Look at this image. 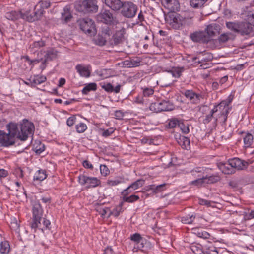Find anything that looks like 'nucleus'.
Masks as SVG:
<instances>
[{
	"label": "nucleus",
	"instance_id": "11",
	"mask_svg": "<svg viewBox=\"0 0 254 254\" xmlns=\"http://www.w3.org/2000/svg\"><path fill=\"white\" fill-rule=\"evenodd\" d=\"M80 28L85 33L89 34H94L95 32V25L94 22L90 18H84L80 22Z\"/></svg>",
	"mask_w": 254,
	"mask_h": 254
},
{
	"label": "nucleus",
	"instance_id": "43",
	"mask_svg": "<svg viewBox=\"0 0 254 254\" xmlns=\"http://www.w3.org/2000/svg\"><path fill=\"white\" fill-rule=\"evenodd\" d=\"M106 39L101 35H98L94 39V43L97 45L103 46L106 43Z\"/></svg>",
	"mask_w": 254,
	"mask_h": 254
},
{
	"label": "nucleus",
	"instance_id": "16",
	"mask_svg": "<svg viewBox=\"0 0 254 254\" xmlns=\"http://www.w3.org/2000/svg\"><path fill=\"white\" fill-rule=\"evenodd\" d=\"M125 33V30L124 29L116 31V32L112 36V38L110 40L111 44L113 46H117L122 43L124 40Z\"/></svg>",
	"mask_w": 254,
	"mask_h": 254
},
{
	"label": "nucleus",
	"instance_id": "35",
	"mask_svg": "<svg viewBox=\"0 0 254 254\" xmlns=\"http://www.w3.org/2000/svg\"><path fill=\"white\" fill-rule=\"evenodd\" d=\"M180 121L181 120L175 118L168 119L166 127L168 128L171 129L176 127L177 126L179 127V124H180Z\"/></svg>",
	"mask_w": 254,
	"mask_h": 254
},
{
	"label": "nucleus",
	"instance_id": "27",
	"mask_svg": "<svg viewBox=\"0 0 254 254\" xmlns=\"http://www.w3.org/2000/svg\"><path fill=\"white\" fill-rule=\"evenodd\" d=\"M72 17L70 8L67 6H65L62 12V19L64 20L65 23H67L70 20Z\"/></svg>",
	"mask_w": 254,
	"mask_h": 254
},
{
	"label": "nucleus",
	"instance_id": "2",
	"mask_svg": "<svg viewBox=\"0 0 254 254\" xmlns=\"http://www.w3.org/2000/svg\"><path fill=\"white\" fill-rule=\"evenodd\" d=\"M233 97V95H230L227 99L214 106L212 109V113L215 114L216 121L219 120L221 122L225 123L229 110L231 109L230 104Z\"/></svg>",
	"mask_w": 254,
	"mask_h": 254
},
{
	"label": "nucleus",
	"instance_id": "36",
	"mask_svg": "<svg viewBox=\"0 0 254 254\" xmlns=\"http://www.w3.org/2000/svg\"><path fill=\"white\" fill-rule=\"evenodd\" d=\"M194 233L196 234L198 237L203 239H209L210 235L205 231L201 229H193Z\"/></svg>",
	"mask_w": 254,
	"mask_h": 254
},
{
	"label": "nucleus",
	"instance_id": "23",
	"mask_svg": "<svg viewBox=\"0 0 254 254\" xmlns=\"http://www.w3.org/2000/svg\"><path fill=\"white\" fill-rule=\"evenodd\" d=\"M164 3L165 6L171 11L177 10L179 6L177 0H164Z\"/></svg>",
	"mask_w": 254,
	"mask_h": 254
},
{
	"label": "nucleus",
	"instance_id": "54",
	"mask_svg": "<svg viewBox=\"0 0 254 254\" xmlns=\"http://www.w3.org/2000/svg\"><path fill=\"white\" fill-rule=\"evenodd\" d=\"M46 80V77L44 76H37L34 79V82L36 84H40Z\"/></svg>",
	"mask_w": 254,
	"mask_h": 254
},
{
	"label": "nucleus",
	"instance_id": "40",
	"mask_svg": "<svg viewBox=\"0 0 254 254\" xmlns=\"http://www.w3.org/2000/svg\"><path fill=\"white\" fill-rule=\"evenodd\" d=\"M10 250V246L7 241L1 242L0 244V252L2 254L8 253Z\"/></svg>",
	"mask_w": 254,
	"mask_h": 254
},
{
	"label": "nucleus",
	"instance_id": "8",
	"mask_svg": "<svg viewBox=\"0 0 254 254\" xmlns=\"http://www.w3.org/2000/svg\"><path fill=\"white\" fill-rule=\"evenodd\" d=\"M43 11L44 10L39 8L38 5H36L32 12L31 11L23 12L22 10H20L19 11L18 14H19L21 18L25 19L29 22H33L40 18L43 13Z\"/></svg>",
	"mask_w": 254,
	"mask_h": 254
},
{
	"label": "nucleus",
	"instance_id": "13",
	"mask_svg": "<svg viewBox=\"0 0 254 254\" xmlns=\"http://www.w3.org/2000/svg\"><path fill=\"white\" fill-rule=\"evenodd\" d=\"M79 182L82 185L87 184L88 188L96 187L100 184V181L96 177H89L85 175L78 177Z\"/></svg>",
	"mask_w": 254,
	"mask_h": 254
},
{
	"label": "nucleus",
	"instance_id": "56",
	"mask_svg": "<svg viewBox=\"0 0 254 254\" xmlns=\"http://www.w3.org/2000/svg\"><path fill=\"white\" fill-rule=\"evenodd\" d=\"M5 17L8 20L14 21L16 18L15 11L7 12L5 14Z\"/></svg>",
	"mask_w": 254,
	"mask_h": 254
},
{
	"label": "nucleus",
	"instance_id": "31",
	"mask_svg": "<svg viewBox=\"0 0 254 254\" xmlns=\"http://www.w3.org/2000/svg\"><path fill=\"white\" fill-rule=\"evenodd\" d=\"M184 70L185 68L184 67H173L169 72L172 73L174 77L179 78L182 75V73Z\"/></svg>",
	"mask_w": 254,
	"mask_h": 254
},
{
	"label": "nucleus",
	"instance_id": "25",
	"mask_svg": "<svg viewBox=\"0 0 254 254\" xmlns=\"http://www.w3.org/2000/svg\"><path fill=\"white\" fill-rule=\"evenodd\" d=\"M45 42L43 40H39L38 41H35L30 44L29 49L33 53H35L38 51L41 47H43L45 46Z\"/></svg>",
	"mask_w": 254,
	"mask_h": 254
},
{
	"label": "nucleus",
	"instance_id": "5",
	"mask_svg": "<svg viewBox=\"0 0 254 254\" xmlns=\"http://www.w3.org/2000/svg\"><path fill=\"white\" fill-rule=\"evenodd\" d=\"M167 20L170 26L174 29H181L184 26L190 22L192 23L191 19L184 18L180 14L178 13H171L169 14L167 18Z\"/></svg>",
	"mask_w": 254,
	"mask_h": 254
},
{
	"label": "nucleus",
	"instance_id": "61",
	"mask_svg": "<svg viewBox=\"0 0 254 254\" xmlns=\"http://www.w3.org/2000/svg\"><path fill=\"white\" fill-rule=\"evenodd\" d=\"M102 88H103L105 91L107 92H113V86L110 83H108L106 85L102 86Z\"/></svg>",
	"mask_w": 254,
	"mask_h": 254
},
{
	"label": "nucleus",
	"instance_id": "29",
	"mask_svg": "<svg viewBox=\"0 0 254 254\" xmlns=\"http://www.w3.org/2000/svg\"><path fill=\"white\" fill-rule=\"evenodd\" d=\"M47 177L46 171L44 170H39L37 171L34 176L33 179L34 181H42L45 179Z\"/></svg>",
	"mask_w": 254,
	"mask_h": 254
},
{
	"label": "nucleus",
	"instance_id": "63",
	"mask_svg": "<svg viewBox=\"0 0 254 254\" xmlns=\"http://www.w3.org/2000/svg\"><path fill=\"white\" fill-rule=\"evenodd\" d=\"M204 171V168L197 167L191 171L193 175H195L196 173H201Z\"/></svg>",
	"mask_w": 254,
	"mask_h": 254
},
{
	"label": "nucleus",
	"instance_id": "57",
	"mask_svg": "<svg viewBox=\"0 0 254 254\" xmlns=\"http://www.w3.org/2000/svg\"><path fill=\"white\" fill-rule=\"evenodd\" d=\"M100 171L102 174L104 176H106L109 174L110 171L108 168L107 167L106 165H100Z\"/></svg>",
	"mask_w": 254,
	"mask_h": 254
},
{
	"label": "nucleus",
	"instance_id": "1",
	"mask_svg": "<svg viewBox=\"0 0 254 254\" xmlns=\"http://www.w3.org/2000/svg\"><path fill=\"white\" fill-rule=\"evenodd\" d=\"M32 222L31 227L32 229L38 228L42 231L45 229H49L51 224L49 220L42 218L43 209L38 201H34L32 203Z\"/></svg>",
	"mask_w": 254,
	"mask_h": 254
},
{
	"label": "nucleus",
	"instance_id": "10",
	"mask_svg": "<svg viewBox=\"0 0 254 254\" xmlns=\"http://www.w3.org/2000/svg\"><path fill=\"white\" fill-rule=\"evenodd\" d=\"M97 21L107 24H115L116 23L112 13L109 10H105L99 13L97 16Z\"/></svg>",
	"mask_w": 254,
	"mask_h": 254
},
{
	"label": "nucleus",
	"instance_id": "53",
	"mask_svg": "<svg viewBox=\"0 0 254 254\" xmlns=\"http://www.w3.org/2000/svg\"><path fill=\"white\" fill-rule=\"evenodd\" d=\"M213 118H215L216 119V115L215 113H212V109L210 114L206 116L205 118L203 120V123L204 124H207L209 123L212 120Z\"/></svg>",
	"mask_w": 254,
	"mask_h": 254
},
{
	"label": "nucleus",
	"instance_id": "55",
	"mask_svg": "<svg viewBox=\"0 0 254 254\" xmlns=\"http://www.w3.org/2000/svg\"><path fill=\"white\" fill-rule=\"evenodd\" d=\"M121 209L122 205L118 207H116L115 209L113 210L112 212L110 211L109 213L108 214V216L112 214L115 217H118L120 215Z\"/></svg>",
	"mask_w": 254,
	"mask_h": 254
},
{
	"label": "nucleus",
	"instance_id": "51",
	"mask_svg": "<svg viewBox=\"0 0 254 254\" xmlns=\"http://www.w3.org/2000/svg\"><path fill=\"white\" fill-rule=\"evenodd\" d=\"M150 110L154 112H160V102H155L152 103L149 107Z\"/></svg>",
	"mask_w": 254,
	"mask_h": 254
},
{
	"label": "nucleus",
	"instance_id": "60",
	"mask_svg": "<svg viewBox=\"0 0 254 254\" xmlns=\"http://www.w3.org/2000/svg\"><path fill=\"white\" fill-rule=\"evenodd\" d=\"M244 218L245 220H249L254 218V210L251 211L250 213H246Z\"/></svg>",
	"mask_w": 254,
	"mask_h": 254
},
{
	"label": "nucleus",
	"instance_id": "50",
	"mask_svg": "<svg viewBox=\"0 0 254 254\" xmlns=\"http://www.w3.org/2000/svg\"><path fill=\"white\" fill-rule=\"evenodd\" d=\"M38 8L43 10L44 8H48L50 6V2L49 0H43L39 2Z\"/></svg>",
	"mask_w": 254,
	"mask_h": 254
},
{
	"label": "nucleus",
	"instance_id": "21",
	"mask_svg": "<svg viewBox=\"0 0 254 254\" xmlns=\"http://www.w3.org/2000/svg\"><path fill=\"white\" fill-rule=\"evenodd\" d=\"M75 68L81 76L84 77L90 76V72L87 66L78 64L76 66Z\"/></svg>",
	"mask_w": 254,
	"mask_h": 254
},
{
	"label": "nucleus",
	"instance_id": "14",
	"mask_svg": "<svg viewBox=\"0 0 254 254\" xmlns=\"http://www.w3.org/2000/svg\"><path fill=\"white\" fill-rule=\"evenodd\" d=\"M190 38L195 42L207 43L209 41L208 36L205 34V32L200 31L191 33Z\"/></svg>",
	"mask_w": 254,
	"mask_h": 254
},
{
	"label": "nucleus",
	"instance_id": "24",
	"mask_svg": "<svg viewBox=\"0 0 254 254\" xmlns=\"http://www.w3.org/2000/svg\"><path fill=\"white\" fill-rule=\"evenodd\" d=\"M160 111H169L174 110V104L169 100H163L160 102Z\"/></svg>",
	"mask_w": 254,
	"mask_h": 254
},
{
	"label": "nucleus",
	"instance_id": "9",
	"mask_svg": "<svg viewBox=\"0 0 254 254\" xmlns=\"http://www.w3.org/2000/svg\"><path fill=\"white\" fill-rule=\"evenodd\" d=\"M122 14L128 18L133 17L136 14L137 7L131 2L125 1L123 3V7H121Z\"/></svg>",
	"mask_w": 254,
	"mask_h": 254
},
{
	"label": "nucleus",
	"instance_id": "52",
	"mask_svg": "<svg viewBox=\"0 0 254 254\" xmlns=\"http://www.w3.org/2000/svg\"><path fill=\"white\" fill-rule=\"evenodd\" d=\"M143 89V95L144 97H149L154 94V90L151 88H144Z\"/></svg>",
	"mask_w": 254,
	"mask_h": 254
},
{
	"label": "nucleus",
	"instance_id": "64",
	"mask_svg": "<svg viewBox=\"0 0 254 254\" xmlns=\"http://www.w3.org/2000/svg\"><path fill=\"white\" fill-rule=\"evenodd\" d=\"M132 192L131 189L129 188V186L125 189L122 192V195L124 196H127V195Z\"/></svg>",
	"mask_w": 254,
	"mask_h": 254
},
{
	"label": "nucleus",
	"instance_id": "41",
	"mask_svg": "<svg viewBox=\"0 0 254 254\" xmlns=\"http://www.w3.org/2000/svg\"><path fill=\"white\" fill-rule=\"evenodd\" d=\"M226 25L229 29L238 33L240 23L228 22Z\"/></svg>",
	"mask_w": 254,
	"mask_h": 254
},
{
	"label": "nucleus",
	"instance_id": "42",
	"mask_svg": "<svg viewBox=\"0 0 254 254\" xmlns=\"http://www.w3.org/2000/svg\"><path fill=\"white\" fill-rule=\"evenodd\" d=\"M124 183V179L122 178H116L114 180H108L107 184L109 186H117Z\"/></svg>",
	"mask_w": 254,
	"mask_h": 254
},
{
	"label": "nucleus",
	"instance_id": "39",
	"mask_svg": "<svg viewBox=\"0 0 254 254\" xmlns=\"http://www.w3.org/2000/svg\"><path fill=\"white\" fill-rule=\"evenodd\" d=\"M144 182L145 181L144 180L138 179L130 185L129 188H131L133 190H137L139 187H142L144 184Z\"/></svg>",
	"mask_w": 254,
	"mask_h": 254
},
{
	"label": "nucleus",
	"instance_id": "26",
	"mask_svg": "<svg viewBox=\"0 0 254 254\" xmlns=\"http://www.w3.org/2000/svg\"><path fill=\"white\" fill-rule=\"evenodd\" d=\"M204 254H218L216 248L212 243H208L204 246Z\"/></svg>",
	"mask_w": 254,
	"mask_h": 254
},
{
	"label": "nucleus",
	"instance_id": "37",
	"mask_svg": "<svg viewBox=\"0 0 254 254\" xmlns=\"http://www.w3.org/2000/svg\"><path fill=\"white\" fill-rule=\"evenodd\" d=\"M206 180V184H213L216 183L220 180V177L219 175H213L210 176L204 177Z\"/></svg>",
	"mask_w": 254,
	"mask_h": 254
},
{
	"label": "nucleus",
	"instance_id": "18",
	"mask_svg": "<svg viewBox=\"0 0 254 254\" xmlns=\"http://www.w3.org/2000/svg\"><path fill=\"white\" fill-rule=\"evenodd\" d=\"M131 241L134 242L138 244V248L142 251H146L145 249L144 244H147V241L145 239H143L141 235L138 233H135L130 236Z\"/></svg>",
	"mask_w": 254,
	"mask_h": 254
},
{
	"label": "nucleus",
	"instance_id": "17",
	"mask_svg": "<svg viewBox=\"0 0 254 254\" xmlns=\"http://www.w3.org/2000/svg\"><path fill=\"white\" fill-rule=\"evenodd\" d=\"M220 30V26L216 23H212L207 26L204 32L207 36H208L209 41L210 38L212 36H215L219 34Z\"/></svg>",
	"mask_w": 254,
	"mask_h": 254
},
{
	"label": "nucleus",
	"instance_id": "15",
	"mask_svg": "<svg viewBox=\"0 0 254 254\" xmlns=\"http://www.w3.org/2000/svg\"><path fill=\"white\" fill-rule=\"evenodd\" d=\"M241 35H248L252 36L254 35L253 27L248 22H240L239 32Z\"/></svg>",
	"mask_w": 254,
	"mask_h": 254
},
{
	"label": "nucleus",
	"instance_id": "59",
	"mask_svg": "<svg viewBox=\"0 0 254 254\" xmlns=\"http://www.w3.org/2000/svg\"><path fill=\"white\" fill-rule=\"evenodd\" d=\"M114 115L116 119L122 120L124 117V114L121 110H117L115 111Z\"/></svg>",
	"mask_w": 254,
	"mask_h": 254
},
{
	"label": "nucleus",
	"instance_id": "6",
	"mask_svg": "<svg viewBox=\"0 0 254 254\" xmlns=\"http://www.w3.org/2000/svg\"><path fill=\"white\" fill-rule=\"evenodd\" d=\"M57 56V51L53 48H50L46 52H42L40 51V52L38 53L37 58L31 61V63L41 62L42 64L40 66V68L42 70H44L46 67L47 62L55 59Z\"/></svg>",
	"mask_w": 254,
	"mask_h": 254
},
{
	"label": "nucleus",
	"instance_id": "47",
	"mask_svg": "<svg viewBox=\"0 0 254 254\" xmlns=\"http://www.w3.org/2000/svg\"><path fill=\"white\" fill-rule=\"evenodd\" d=\"M87 129V125L83 123H80L76 126V131L79 133L84 132Z\"/></svg>",
	"mask_w": 254,
	"mask_h": 254
},
{
	"label": "nucleus",
	"instance_id": "49",
	"mask_svg": "<svg viewBox=\"0 0 254 254\" xmlns=\"http://www.w3.org/2000/svg\"><path fill=\"white\" fill-rule=\"evenodd\" d=\"M206 180H205L204 176H202V178H199L198 179H196L194 181H192L190 184L191 185L197 186H201L202 185L206 184L205 183Z\"/></svg>",
	"mask_w": 254,
	"mask_h": 254
},
{
	"label": "nucleus",
	"instance_id": "38",
	"mask_svg": "<svg viewBox=\"0 0 254 254\" xmlns=\"http://www.w3.org/2000/svg\"><path fill=\"white\" fill-rule=\"evenodd\" d=\"M190 249L195 254H202L204 253V248L199 244H192Z\"/></svg>",
	"mask_w": 254,
	"mask_h": 254
},
{
	"label": "nucleus",
	"instance_id": "58",
	"mask_svg": "<svg viewBox=\"0 0 254 254\" xmlns=\"http://www.w3.org/2000/svg\"><path fill=\"white\" fill-rule=\"evenodd\" d=\"M76 119V118L74 116L70 117L66 121L67 125L69 127L73 126L75 123Z\"/></svg>",
	"mask_w": 254,
	"mask_h": 254
},
{
	"label": "nucleus",
	"instance_id": "33",
	"mask_svg": "<svg viewBox=\"0 0 254 254\" xmlns=\"http://www.w3.org/2000/svg\"><path fill=\"white\" fill-rule=\"evenodd\" d=\"M253 136L252 134L248 133L243 138L245 147H250L253 143Z\"/></svg>",
	"mask_w": 254,
	"mask_h": 254
},
{
	"label": "nucleus",
	"instance_id": "7",
	"mask_svg": "<svg viewBox=\"0 0 254 254\" xmlns=\"http://www.w3.org/2000/svg\"><path fill=\"white\" fill-rule=\"evenodd\" d=\"M97 3L96 0H84L76 2L74 7L76 11L80 12H96L98 9Z\"/></svg>",
	"mask_w": 254,
	"mask_h": 254
},
{
	"label": "nucleus",
	"instance_id": "12",
	"mask_svg": "<svg viewBox=\"0 0 254 254\" xmlns=\"http://www.w3.org/2000/svg\"><path fill=\"white\" fill-rule=\"evenodd\" d=\"M182 94L191 103L193 104L200 103L201 99H203V96L201 94L196 93L192 90H186Z\"/></svg>",
	"mask_w": 254,
	"mask_h": 254
},
{
	"label": "nucleus",
	"instance_id": "45",
	"mask_svg": "<svg viewBox=\"0 0 254 254\" xmlns=\"http://www.w3.org/2000/svg\"><path fill=\"white\" fill-rule=\"evenodd\" d=\"M179 127L180 128V129L183 133L188 134L189 133L190 129L188 124H185L181 121L179 124Z\"/></svg>",
	"mask_w": 254,
	"mask_h": 254
},
{
	"label": "nucleus",
	"instance_id": "48",
	"mask_svg": "<svg viewBox=\"0 0 254 254\" xmlns=\"http://www.w3.org/2000/svg\"><path fill=\"white\" fill-rule=\"evenodd\" d=\"M195 217L193 215L186 216L182 217L181 221L184 224H191L193 221Z\"/></svg>",
	"mask_w": 254,
	"mask_h": 254
},
{
	"label": "nucleus",
	"instance_id": "22",
	"mask_svg": "<svg viewBox=\"0 0 254 254\" xmlns=\"http://www.w3.org/2000/svg\"><path fill=\"white\" fill-rule=\"evenodd\" d=\"M176 139L183 149H187L190 145V139L188 137L179 134L176 135Z\"/></svg>",
	"mask_w": 254,
	"mask_h": 254
},
{
	"label": "nucleus",
	"instance_id": "20",
	"mask_svg": "<svg viewBox=\"0 0 254 254\" xmlns=\"http://www.w3.org/2000/svg\"><path fill=\"white\" fill-rule=\"evenodd\" d=\"M166 185L167 184L166 183H163L162 184L159 185H155L154 184L150 185L146 187V190L147 191L151 190L153 191V192L154 193L156 194V193L161 192L163 191V190H165Z\"/></svg>",
	"mask_w": 254,
	"mask_h": 254
},
{
	"label": "nucleus",
	"instance_id": "19",
	"mask_svg": "<svg viewBox=\"0 0 254 254\" xmlns=\"http://www.w3.org/2000/svg\"><path fill=\"white\" fill-rule=\"evenodd\" d=\"M123 2L121 0H104L106 5L114 11L120 10L123 7Z\"/></svg>",
	"mask_w": 254,
	"mask_h": 254
},
{
	"label": "nucleus",
	"instance_id": "62",
	"mask_svg": "<svg viewBox=\"0 0 254 254\" xmlns=\"http://www.w3.org/2000/svg\"><path fill=\"white\" fill-rule=\"evenodd\" d=\"M114 131L113 128H110L108 129L104 130L102 133V135L104 137H107L112 134Z\"/></svg>",
	"mask_w": 254,
	"mask_h": 254
},
{
	"label": "nucleus",
	"instance_id": "44",
	"mask_svg": "<svg viewBox=\"0 0 254 254\" xmlns=\"http://www.w3.org/2000/svg\"><path fill=\"white\" fill-rule=\"evenodd\" d=\"M97 211L102 216H105L108 213H109L110 209L107 207H103L102 205H98L96 208Z\"/></svg>",
	"mask_w": 254,
	"mask_h": 254
},
{
	"label": "nucleus",
	"instance_id": "28",
	"mask_svg": "<svg viewBox=\"0 0 254 254\" xmlns=\"http://www.w3.org/2000/svg\"><path fill=\"white\" fill-rule=\"evenodd\" d=\"M33 150L37 154H41L45 150V145L39 140H35L33 145Z\"/></svg>",
	"mask_w": 254,
	"mask_h": 254
},
{
	"label": "nucleus",
	"instance_id": "30",
	"mask_svg": "<svg viewBox=\"0 0 254 254\" xmlns=\"http://www.w3.org/2000/svg\"><path fill=\"white\" fill-rule=\"evenodd\" d=\"M231 36L232 34L230 33L222 34L217 39L215 40V43H219L220 44L225 43L231 38Z\"/></svg>",
	"mask_w": 254,
	"mask_h": 254
},
{
	"label": "nucleus",
	"instance_id": "4",
	"mask_svg": "<svg viewBox=\"0 0 254 254\" xmlns=\"http://www.w3.org/2000/svg\"><path fill=\"white\" fill-rule=\"evenodd\" d=\"M20 131L17 135V144L21 145L19 141L26 140L29 135H33L34 133L35 127L33 123L27 119H23L20 124Z\"/></svg>",
	"mask_w": 254,
	"mask_h": 254
},
{
	"label": "nucleus",
	"instance_id": "46",
	"mask_svg": "<svg viewBox=\"0 0 254 254\" xmlns=\"http://www.w3.org/2000/svg\"><path fill=\"white\" fill-rule=\"evenodd\" d=\"M139 199V196L136 195H131L130 196L123 197L124 201L129 203H133L135 201H137Z\"/></svg>",
	"mask_w": 254,
	"mask_h": 254
},
{
	"label": "nucleus",
	"instance_id": "32",
	"mask_svg": "<svg viewBox=\"0 0 254 254\" xmlns=\"http://www.w3.org/2000/svg\"><path fill=\"white\" fill-rule=\"evenodd\" d=\"M97 89V84L95 83H90L85 85L82 90L83 94L87 95L91 91H95Z\"/></svg>",
	"mask_w": 254,
	"mask_h": 254
},
{
	"label": "nucleus",
	"instance_id": "34",
	"mask_svg": "<svg viewBox=\"0 0 254 254\" xmlns=\"http://www.w3.org/2000/svg\"><path fill=\"white\" fill-rule=\"evenodd\" d=\"M207 1L208 0H191L190 4L194 8H199L202 7Z\"/></svg>",
	"mask_w": 254,
	"mask_h": 254
},
{
	"label": "nucleus",
	"instance_id": "3",
	"mask_svg": "<svg viewBox=\"0 0 254 254\" xmlns=\"http://www.w3.org/2000/svg\"><path fill=\"white\" fill-rule=\"evenodd\" d=\"M6 128L8 131V133L0 130V146L7 147L15 143L16 124L10 123L6 126Z\"/></svg>",
	"mask_w": 254,
	"mask_h": 254
}]
</instances>
